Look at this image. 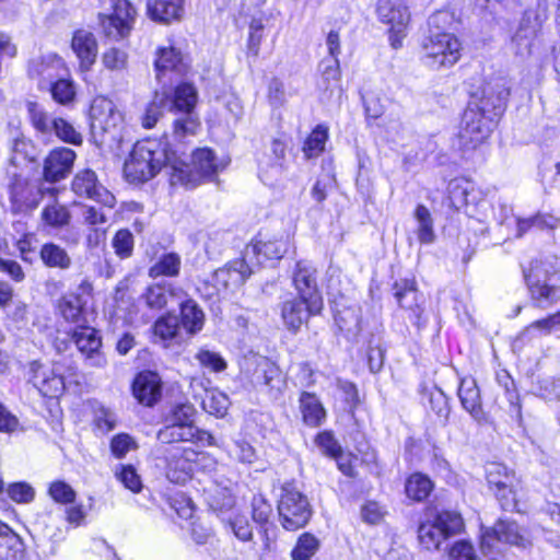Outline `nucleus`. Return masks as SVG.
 Returning a JSON list of instances; mask_svg holds the SVG:
<instances>
[{
  "instance_id": "f257e3e1",
  "label": "nucleus",
  "mask_w": 560,
  "mask_h": 560,
  "mask_svg": "<svg viewBox=\"0 0 560 560\" xmlns=\"http://www.w3.org/2000/svg\"><path fill=\"white\" fill-rule=\"evenodd\" d=\"M182 152L172 150L167 138H147L138 141L125 163V175L131 183H145L155 177L163 167H171L172 183L182 179L187 167Z\"/></svg>"
},
{
  "instance_id": "f03ea898",
  "label": "nucleus",
  "mask_w": 560,
  "mask_h": 560,
  "mask_svg": "<svg viewBox=\"0 0 560 560\" xmlns=\"http://www.w3.org/2000/svg\"><path fill=\"white\" fill-rule=\"evenodd\" d=\"M452 23L447 11H436L428 19L430 42L422 49V62L433 69L450 68L460 58L462 45L452 34L444 32Z\"/></svg>"
},
{
  "instance_id": "7ed1b4c3",
  "label": "nucleus",
  "mask_w": 560,
  "mask_h": 560,
  "mask_svg": "<svg viewBox=\"0 0 560 560\" xmlns=\"http://www.w3.org/2000/svg\"><path fill=\"white\" fill-rule=\"evenodd\" d=\"M523 273L536 307L545 310L560 301V272L551 265L535 260Z\"/></svg>"
},
{
  "instance_id": "20e7f679",
  "label": "nucleus",
  "mask_w": 560,
  "mask_h": 560,
  "mask_svg": "<svg viewBox=\"0 0 560 560\" xmlns=\"http://www.w3.org/2000/svg\"><path fill=\"white\" fill-rule=\"evenodd\" d=\"M548 18L547 0H536L534 5L523 12L518 26L511 38V47L515 55L525 58L534 52L542 25Z\"/></svg>"
},
{
  "instance_id": "39448f33",
  "label": "nucleus",
  "mask_w": 560,
  "mask_h": 560,
  "mask_svg": "<svg viewBox=\"0 0 560 560\" xmlns=\"http://www.w3.org/2000/svg\"><path fill=\"white\" fill-rule=\"evenodd\" d=\"M279 522L287 530H298L310 522L313 510L305 494L293 482L281 487L278 500Z\"/></svg>"
},
{
  "instance_id": "423d86ee",
  "label": "nucleus",
  "mask_w": 560,
  "mask_h": 560,
  "mask_svg": "<svg viewBox=\"0 0 560 560\" xmlns=\"http://www.w3.org/2000/svg\"><path fill=\"white\" fill-rule=\"evenodd\" d=\"M497 122L468 104L456 135L458 149L465 154L477 150L490 137Z\"/></svg>"
},
{
  "instance_id": "0eeeda50",
  "label": "nucleus",
  "mask_w": 560,
  "mask_h": 560,
  "mask_svg": "<svg viewBox=\"0 0 560 560\" xmlns=\"http://www.w3.org/2000/svg\"><path fill=\"white\" fill-rule=\"evenodd\" d=\"M425 516L427 521L422 522V545L427 549H440L445 540L462 534L465 528L462 515L456 512H427Z\"/></svg>"
},
{
  "instance_id": "6e6552de",
  "label": "nucleus",
  "mask_w": 560,
  "mask_h": 560,
  "mask_svg": "<svg viewBox=\"0 0 560 560\" xmlns=\"http://www.w3.org/2000/svg\"><path fill=\"white\" fill-rule=\"evenodd\" d=\"M43 191L34 183L21 175H13L9 185L10 210L13 214H26L36 209Z\"/></svg>"
},
{
  "instance_id": "1a4fd4ad",
  "label": "nucleus",
  "mask_w": 560,
  "mask_h": 560,
  "mask_svg": "<svg viewBox=\"0 0 560 560\" xmlns=\"http://www.w3.org/2000/svg\"><path fill=\"white\" fill-rule=\"evenodd\" d=\"M253 273L254 268L249 265L245 256L241 259L230 261L224 267L213 272L211 280L214 292L209 293V295H220L228 291H234L242 287Z\"/></svg>"
},
{
  "instance_id": "9d476101",
  "label": "nucleus",
  "mask_w": 560,
  "mask_h": 560,
  "mask_svg": "<svg viewBox=\"0 0 560 560\" xmlns=\"http://www.w3.org/2000/svg\"><path fill=\"white\" fill-rule=\"evenodd\" d=\"M156 439L163 445H179L182 442H189L196 445H218L214 436L197 425H183L171 422L158 431Z\"/></svg>"
},
{
  "instance_id": "9b49d317",
  "label": "nucleus",
  "mask_w": 560,
  "mask_h": 560,
  "mask_svg": "<svg viewBox=\"0 0 560 560\" xmlns=\"http://www.w3.org/2000/svg\"><path fill=\"white\" fill-rule=\"evenodd\" d=\"M289 238L284 236H268L259 233L256 238L246 246L244 256L253 265V260H257V265H262L267 260H279L289 250Z\"/></svg>"
},
{
  "instance_id": "f8f14e48",
  "label": "nucleus",
  "mask_w": 560,
  "mask_h": 560,
  "mask_svg": "<svg viewBox=\"0 0 560 560\" xmlns=\"http://www.w3.org/2000/svg\"><path fill=\"white\" fill-rule=\"evenodd\" d=\"M72 191L79 197L92 199L103 207L114 208L115 196L98 180L92 170H83L75 174L71 183Z\"/></svg>"
},
{
  "instance_id": "ddd939ff",
  "label": "nucleus",
  "mask_w": 560,
  "mask_h": 560,
  "mask_svg": "<svg viewBox=\"0 0 560 560\" xmlns=\"http://www.w3.org/2000/svg\"><path fill=\"white\" fill-rule=\"evenodd\" d=\"M509 95L508 82L504 79H497L486 84L479 100L468 104L476 105L480 112L498 122L506 108Z\"/></svg>"
},
{
  "instance_id": "4468645a",
  "label": "nucleus",
  "mask_w": 560,
  "mask_h": 560,
  "mask_svg": "<svg viewBox=\"0 0 560 560\" xmlns=\"http://www.w3.org/2000/svg\"><path fill=\"white\" fill-rule=\"evenodd\" d=\"M113 13L100 14L101 25L107 37L119 39L128 35L135 20L136 10L127 0H110Z\"/></svg>"
},
{
  "instance_id": "2eb2a0df",
  "label": "nucleus",
  "mask_w": 560,
  "mask_h": 560,
  "mask_svg": "<svg viewBox=\"0 0 560 560\" xmlns=\"http://www.w3.org/2000/svg\"><path fill=\"white\" fill-rule=\"evenodd\" d=\"M90 120L93 135L107 133L114 139L122 117L110 100L96 97L91 104Z\"/></svg>"
},
{
  "instance_id": "dca6fc26",
  "label": "nucleus",
  "mask_w": 560,
  "mask_h": 560,
  "mask_svg": "<svg viewBox=\"0 0 560 560\" xmlns=\"http://www.w3.org/2000/svg\"><path fill=\"white\" fill-rule=\"evenodd\" d=\"M316 273L317 271L311 262L298 261L292 281L299 296L311 303V310L322 311L323 298L318 290Z\"/></svg>"
},
{
  "instance_id": "f3484780",
  "label": "nucleus",
  "mask_w": 560,
  "mask_h": 560,
  "mask_svg": "<svg viewBox=\"0 0 560 560\" xmlns=\"http://www.w3.org/2000/svg\"><path fill=\"white\" fill-rule=\"evenodd\" d=\"M495 541H502L509 545L526 548L530 545L526 532L522 529L516 522L510 520H499L492 528L487 529L481 536V549L493 548Z\"/></svg>"
},
{
  "instance_id": "a211bd4d",
  "label": "nucleus",
  "mask_w": 560,
  "mask_h": 560,
  "mask_svg": "<svg viewBox=\"0 0 560 560\" xmlns=\"http://www.w3.org/2000/svg\"><path fill=\"white\" fill-rule=\"evenodd\" d=\"M27 380L46 397H59L65 390V381L55 368L43 365L38 361L28 364Z\"/></svg>"
},
{
  "instance_id": "6ab92c4d",
  "label": "nucleus",
  "mask_w": 560,
  "mask_h": 560,
  "mask_svg": "<svg viewBox=\"0 0 560 560\" xmlns=\"http://www.w3.org/2000/svg\"><path fill=\"white\" fill-rule=\"evenodd\" d=\"M486 478L490 487L497 489V497L501 502L503 510H513L516 506L514 495H512V480L508 468L500 463H489L486 466Z\"/></svg>"
},
{
  "instance_id": "aec40b11",
  "label": "nucleus",
  "mask_w": 560,
  "mask_h": 560,
  "mask_svg": "<svg viewBox=\"0 0 560 560\" xmlns=\"http://www.w3.org/2000/svg\"><path fill=\"white\" fill-rule=\"evenodd\" d=\"M62 66V59L56 54H46L30 61L27 73L38 81V89L45 90L59 77Z\"/></svg>"
},
{
  "instance_id": "412c9836",
  "label": "nucleus",
  "mask_w": 560,
  "mask_h": 560,
  "mask_svg": "<svg viewBox=\"0 0 560 560\" xmlns=\"http://www.w3.org/2000/svg\"><path fill=\"white\" fill-rule=\"evenodd\" d=\"M72 339L78 350L91 361V365L102 366L105 364V359L100 352L102 340L94 328L84 324L78 326L72 334Z\"/></svg>"
},
{
  "instance_id": "4be33fe9",
  "label": "nucleus",
  "mask_w": 560,
  "mask_h": 560,
  "mask_svg": "<svg viewBox=\"0 0 560 560\" xmlns=\"http://www.w3.org/2000/svg\"><path fill=\"white\" fill-rule=\"evenodd\" d=\"M75 153L68 148L52 150L45 159L44 178L49 183H57L65 178L73 166Z\"/></svg>"
},
{
  "instance_id": "5701e85b",
  "label": "nucleus",
  "mask_w": 560,
  "mask_h": 560,
  "mask_svg": "<svg viewBox=\"0 0 560 560\" xmlns=\"http://www.w3.org/2000/svg\"><path fill=\"white\" fill-rule=\"evenodd\" d=\"M161 378L151 371L139 373L132 383L135 398L144 406H153L161 397Z\"/></svg>"
},
{
  "instance_id": "b1692460",
  "label": "nucleus",
  "mask_w": 560,
  "mask_h": 560,
  "mask_svg": "<svg viewBox=\"0 0 560 560\" xmlns=\"http://www.w3.org/2000/svg\"><path fill=\"white\" fill-rule=\"evenodd\" d=\"M451 206L460 210L469 205H477L481 200L479 191L472 182L464 177L452 179L447 186Z\"/></svg>"
},
{
  "instance_id": "393cba45",
  "label": "nucleus",
  "mask_w": 560,
  "mask_h": 560,
  "mask_svg": "<svg viewBox=\"0 0 560 560\" xmlns=\"http://www.w3.org/2000/svg\"><path fill=\"white\" fill-rule=\"evenodd\" d=\"M175 116L172 132V138L175 142L174 150H178L179 153L182 152V159L186 161V154L180 149V145L186 144L189 138H192L198 133L201 122L196 112L182 113Z\"/></svg>"
},
{
  "instance_id": "a878e982",
  "label": "nucleus",
  "mask_w": 560,
  "mask_h": 560,
  "mask_svg": "<svg viewBox=\"0 0 560 560\" xmlns=\"http://www.w3.org/2000/svg\"><path fill=\"white\" fill-rule=\"evenodd\" d=\"M376 13L381 22L390 25V32L395 35L402 34L410 19L407 7L392 0H378Z\"/></svg>"
},
{
  "instance_id": "bb28decb",
  "label": "nucleus",
  "mask_w": 560,
  "mask_h": 560,
  "mask_svg": "<svg viewBox=\"0 0 560 560\" xmlns=\"http://www.w3.org/2000/svg\"><path fill=\"white\" fill-rule=\"evenodd\" d=\"M71 47L80 61V69L89 71L95 63L97 56V42L94 34L86 30L75 31Z\"/></svg>"
},
{
  "instance_id": "cd10ccee",
  "label": "nucleus",
  "mask_w": 560,
  "mask_h": 560,
  "mask_svg": "<svg viewBox=\"0 0 560 560\" xmlns=\"http://www.w3.org/2000/svg\"><path fill=\"white\" fill-rule=\"evenodd\" d=\"M320 311L311 310V303L301 296L287 300L282 304L281 316L288 329L296 331L312 315Z\"/></svg>"
},
{
  "instance_id": "c85d7f7f",
  "label": "nucleus",
  "mask_w": 560,
  "mask_h": 560,
  "mask_svg": "<svg viewBox=\"0 0 560 560\" xmlns=\"http://www.w3.org/2000/svg\"><path fill=\"white\" fill-rule=\"evenodd\" d=\"M187 167L184 166L186 171L183 174L184 180L185 176L188 172H196L201 177L210 178L214 176L223 166L217 161V158L212 150L208 148L196 149L191 152L190 155V165L186 162Z\"/></svg>"
},
{
  "instance_id": "c756f323",
  "label": "nucleus",
  "mask_w": 560,
  "mask_h": 560,
  "mask_svg": "<svg viewBox=\"0 0 560 560\" xmlns=\"http://www.w3.org/2000/svg\"><path fill=\"white\" fill-rule=\"evenodd\" d=\"M149 16L156 22L171 24L184 15V0H148Z\"/></svg>"
},
{
  "instance_id": "7c9ffc66",
  "label": "nucleus",
  "mask_w": 560,
  "mask_h": 560,
  "mask_svg": "<svg viewBox=\"0 0 560 560\" xmlns=\"http://www.w3.org/2000/svg\"><path fill=\"white\" fill-rule=\"evenodd\" d=\"M24 553L22 538L8 524L0 521V560H22Z\"/></svg>"
},
{
  "instance_id": "2f4dec72",
  "label": "nucleus",
  "mask_w": 560,
  "mask_h": 560,
  "mask_svg": "<svg viewBox=\"0 0 560 560\" xmlns=\"http://www.w3.org/2000/svg\"><path fill=\"white\" fill-rule=\"evenodd\" d=\"M10 164L15 167H21L36 159V148L30 139H27L19 130L12 133L10 140Z\"/></svg>"
},
{
  "instance_id": "473e14b6",
  "label": "nucleus",
  "mask_w": 560,
  "mask_h": 560,
  "mask_svg": "<svg viewBox=\"0 0 560 560\" xmlns=\"http://www.w3.org/2000/svg\"><path fill=\"white\" fill-rule=\"evenodd\" d=\"M170 96L168 109L174 115H178L187 112H196L197 104V90L192 84L182 83L178 84L173 94Z\"/></svg>"
},
{
  "instance_id": "72a5a7b5",
  "label": "nucleus",
  "mask_w": 560,
  "mask_h": 560,
  "mask_svg": "<svg viewBox=\"0 0 560 560\" xmlns=\"http://www.w3.org/2000/svg\"><path fill=\"white\" fill-rule=\"evenodd\" d=\"M154 65L159 80H161L162 75L167 71L182 74L187 69L182 52L173 46L160 48Z\"/></svg>"
},
{
  "instance_id": "f704fd0d",
  "label": "nucleus",
  "mask_w": 560,
  "mask_h": 560,
  "mask_svg": "<svg viewBox=\"0 0 560 560\" xmlns=\"http://www.w3.org/2000/svg\"><path fill=\"white\" fill-rule=\"evenodd\" d=\"M255 377L257 384L266 386L270 393L276 395L281 393L285 385L280 369L267 359H262L258 363Z\"/></svg>"
},
{
  "instance_id": "c9c22d12",
  "label": "nucleus",
  "mask_w": 560,
  "mask_h": 560,
  "mask_svg": "<svg viewBox=\"0 0 560 560\" xmlns=\"http://www.w3.org/2000/svg\"><path fill=\"white\" fill-rule=\"evenodd\" d=\"M300 409L303 421L310 427H318L326 417V411L316 395L303 392L300 396Z\"/></svg>"
},
{
  "instance_id": "e433bc0d",
  "label": "nucleus",
  "mask_w": 560,
  "mask_h": 560,
  "mask_svg": "<svg viewBox=\"0 0 560 560\" xmlns=\"http://www.w3.org/2000/svg\"><path fill=\"white\" fill-rule=\"evenodd\" d=\"M180 323L189 334L200 331L205 323V314L199 305L191 299H186L179 303Z\"/></svg>"
},
{
  "instance_id": "4c0bfd02",
  "label": "nucleus",
  "mask_w": 560,
  "mask_h": 560,
  "mask_svg": "<svg viewBox=\"0 0 560 560\" xmlns=\"http://www.w3.org/2000/svg\"><path fill=\"white\" fill-rule=\"evenodd\" d=\"M194 455V450L180 445H163L159 444L152 450V456L155 465L164 470L172 467L184 454Z\"/></svg>"
},
{
  "instance_id": "58836bf2",
  "label": "nucleus",
  "mask_w": 560,
  "mask_h": 560,
  "mask_svg": "<svg viewBox=\"0 0 560 560\" xmlns=\"http://www.w3.org/2000/svg\"><path fill=\"white\" fill-rule=\"evenodd\" d=\"M170 96L166 92H155L151 102L145 106L141 116V125L145 129L155 127L158 121L168 108Z\"/></svg>"
},
{
  "instance_id": "ea45409f",
  "label": "nucleus",
  "mask_w": 560,
  "mask_h": 560,
  "mask_svg": "<svg viewBox=\"0 0 560 560\" xmlns=\"http://www.w3.org/2000/svg\"><path fill=\"white\" fill-rule=\"evenodd\" d=\"M44 265L49 268L67 270L72 266V259L67 250L58 244L46 243L39 252Z\"/></svg>"
},
{
  "instance_id": "a19ab883",
  "label": "nucleus",
  "mask_w": 560,
  "mask_h": 560,
  "mask_svg": "<svg viewBox=\"0 0 560 560\" xmlns=\"http://www.w3.org/2000/svg\"><path fill=\"white\" fill-rule=\"evenodd\" d=\"M84 302L79 294L70 293L59 301L58 308L62 317L70 323L81 326L85 323L83 318Z\"/></svg>"
},
{
  "instance_id": "79ce46f5",
  "label": "nucleus",
  "mask_w": 560,
  "mask_h": 560,
  "mask_svg": "<svg viewBox=\"0 0 560 560\" xmlns=\"http://www.w3.org/2000/svg\"><path fill=\"white\" fill-rule=\"evenodd\" d=\"M458 397L463 407L476 419L481 413V399L479 389L474 381H463L458 388Z\"/></svg>"
},
{
  "instance_id": "37998d69",
  "label": "nucleus",
  "mask_w": 560,
  "mask_h": 560,
  "mask_svg": "<svg viewBox=\"0 0 560 560\" xmlns=\"http://www.w3.org/2000/svg\"><path fill=\"white\" fill-rule=\"evenodd\" d=\"M180 257L176 253H164L150 267L149 276L158 277H176L180 269Z\"/></svg>"
},
{
  "instance_id": "c03bdc74",
  "label": "nucleus",
  "mask_w": 560,
  "mask_h": 560,
  "mask_svg": "<svg viewBox=\"0 0 560 560\" xmlns=\"http://www.w3.org/2000/svg\"><path fill=\"white\" fill-rule=\"evenodd\" d=\"M26 107L33 127L42 135H51L56 118H51L36 102H27Z\"/></svg>"
},
{
  "instance_id": "a18cd8bd",
  "label": "nucleus",
  "mask_w": 560,
  "mask_h": 560,
  "mask_svg": "<svg viewBox=\"0 0 560 560\" xmlns=\"http://www.w3.org/2000/svg\"><path fill=\"white\" fill-rule=\"evenodd\" d=\"M42 220L50 228L60 229L70 223L71 213L66 206L54 202L43 209Z\"/></svg>"
},
{
  "instance_id": "49530a36",
  "label": "nucleus",
  "mask_w": 560,
  "mask_h": 560,
  "mask_svg": "<svg viewBox=\"0 0 560 560\" xmlns=\"http://www.w3.org/2000/svg\"><path fill=\"white\" fill-rule=\"evenodd\" d=\"M198 453L194 450V455L184 454L177 459L164 474L166 478L175 483H183L189 477L192 470V463L197 459Z\"/></svg>"
},
{
  "instance_id": "de8ad7c7",
  "label": "nucleus",
  "mask_w": 560,
  "mask_h": 560,
  "mask_svg": "<svg viewBox=\"0 0 560 560\" xmlns=\"http://www.w3.org/2000/svg\"><path fill=\"white\" fill-rule=\"evenodd\" d=\"M328 139V128L324 125H317L311 135L306 138L303 152L307 159L318 156L324 150Z\"/></svg>"
},
{
  "instance_id": "09e8293b",
  "label": "nucleus",
  "mask_w": 560,
  "mask_h": 560,
  "mask_svg": "<svg viewBox=\"0 0 560 560\" xmlns=\"http://www.w3.org/2000/svg\"><path fill=\"white\" fill-rule=\"evenodd\" d=\"M230 404L228 395L218 390L207 392L201 402L202 409L217 418H223L226 415Z\"/></svg>"
},
{
  "instance_id": "8fccbe9b",
  "label": "nucleus",
  "mask_w": 560,
  "mask_h": 560,
  "mask_svg": "<svg viewBox=\"0 0 560 560\" xmlns=\"http://www.w3.org/2000/svg\"><path fill=\"white\" fill-rule=\"evenodd\" d=\"M176 294V289L170 285L154 284L147 289L143 294L147 305L150 308L161 310L166 306L168 299Z\"/></svg>"
},
{
  "instance_id": "3c124183",
  "label": "nucleus",
  "mask_w": 560,
  "mask_h": 560,
  "mask_svg": "<svg viewBox=\"0 0 560 560\" xmlns=\"http://www.w3.org/2000/svg\"><path fill=\"white\" fill-rule=\"evenodd\" d=\"M395 298L399 305L404 308L413 310L418 306L417 282L412 280H404L401 283H395Z\"/></svg>"
},
{
  "instance_id": "603ef678",
  "label": "nucleus",
  "mask_w": 560,
  "mask_h": 560,
  "mask_svg": "<svg viewBox=\"0 0 560 560\" xmlns=\"http://www.w3.org/2000/svg\"><path fill=\"white\" fill-rule=\"evenodd\" d=\"M319 540L310 533L302 534L291 551L293 560H310L319 549Z\"/></svg>"
},
{
  "instance_id": "864d4df0",
  "label": "nucleus",
  "mask_w": 560,
  "mask_h": 560,
  "mask_svg": "<svg viewBox=\"0 0 560 560\" xmlns=\"http://www.w3.org/2000/svg\"><path fill=\"white\" fill-rule=\"evenodd\" d=\"M196 408L190 402H182L174 405L165 417V422L196 425L195 424Z\"/></svg>"
},
{
  "instance_id": "5fc2aeb1",
  "label": "nucleus",
  "mask_w": 560,
  "mask_h": 560,
  "mask_svg": "<svg viewBox=\"0 0 560 560\" xmlns=\"http://www.w3.org/2000/svg\"><path fill=\"white\" fill-rule=\"evenodd\" d=\"M51 97L59 104L68 105L74 100L75 88L71 80L57 79L48 84Z\"/></svg>"
},
{
  "instance_id": "6e6d98bb",
  "label": "nucleus",
  "mask_w": 560,
  "mask_h": 560,
  "mask_svg": "<svg viewBox=\"0 0 560 560\" xmlns=\"http://www.w3.org/2000/svg\"><path fill=\"white\" fill-rule=\"evenodd\" d=\"M429 402L430 410L436 416V425L445 428L450 416V407L446 396L442 390L438 389L430 394Z\"/></svg>"
},
{
  "instance_id": "4d7b16f0",
  "label": "nucleus",
  "mask_w": 560,
  "mask_h": 560,
  "mask_svg": "<svg viewBox=\"0 0 560 560\" xmlns=\"http://www.w3.org/2000/svg\"><path fill=\"white\" fill-rule=\"evenodd\" d=\"M48 494L60 504H71L77 499L74 489L63 480H56L49 485Z\"/></svg>"
},
{
  "instance_id": "13d9d810",
  "label": "nucleus",
  "mask_w": 560,
  "mask_h": 560,
  "mask_svg": "<svg viewBox=\"0 0 560 560\" xmlns=\"http://www.w3.org/2000/svg\"><path fill=\"white\" fill-rule=\"evenodd\" d=\"M102 62L109 71H122L128 67V54L117 47H110L102 55Z\"/></svg>"
},
{
  "instance_id": "bf43d9fd",
  "label": "nucleus",
  "mask_w": 560,
  "mask_h": 560,
  "mask_svg": "<svg viewBox=\"0 0 560 560\" xmlns=\"http://www.w3.org/2000/svg\"><path fill=\"white\" fill-rule=\"evenodd\" d=\"M112 244L115 249V254L119 258H128L132 255L133 252V235L129 230L120 229L116 232Z\"/></svg>"
},
{
  "instance_id": "052dcab7",
  "label": "nucleus",
  "mask_w": 560,
  "mask_h": 560,
  "mask_svg": "<svg viewBox=\"0 0 560 560\" xmlns=\"http://www.w3.org/2000/svg\"><path fill=\"white\" fill-rule=\"evenodd\" d=\"M272 514V506L267 499L261 494H256L252 500V517L258 526L270 524V516Z\"/></svg>"
},
{
  "instance_id": "680f3d73",
  "label": "nucleus",
  "mask_w": 560,
  "mask_h": 560,
  "mask_svg": "<svg viewBox=\"0 0 560 560\" xmlns=\"http://www.w3.org/2000/svg\"><path fill=\"white\" fill-rule=\"evenodd\" d=\"M195 359L199 364L210 372L219 373L226 369V361L218 353L207 349H200Z\"/></svg>"
},
{
  "instance_id": "e2e57ef3",
  "label": "nucleus",
  "mask_w": 560,
  "mask_h": 560,
  "mask_svg": "<svg viewBox=\"0 0 560 560\" xmlns=\"http://www.w3.org/2000/svg\"><path fill=\"white\" fill-rule=\"evenodd\" d=\"M558 329H560V310L545 318L533 322L524 329V334L538 331L540 335L547 336Z\"/></svg>"
},
{
  "instance_id": "0e129e2a",
  "label": "nucleus",
  "mask_w": 560,
  "mask_h": 560,
  "mask_svg": "<svg viewBox=\"0 0 560 560\" xmlns=\"http://www.w3.org/2000/svg\"><path fill=\"white\" fill-rule=\"evenodd\" d=\"M178 330V318L174 315H165L160 317L154 326L153 331L154 335L160 337L163 340L173 339Z\"/></svg>"
},
{
  "instance_id": "69168bd1",
  "label": "nucleus",
  "mask_w": 560,
  "mask_h": 560,
  "mask_svg": "<svg viewBox=\"0 0 560 560\" xmlns=\"http://www.w3.org/2000/svg\"><path fill=\"white\" fill-rule=\"evenodd\" d=\"M60 140L78 145L82 143V136L75 130V128L65 120L63 118H56L55 126L52 129Z\"/></svg>"
},
{
  "instance_id": "338daca9",
  "label": "nucleus",
  "mask_w": 560,
  "mask_h": 560,
  "mask_svg": "<svg viewBox=\"0 0 560 560\" xmlns=\"http://www.w3.org/2000/svg\"><path fill=\"white\" fill-rule=\"evenodd\" d=\"M229 527L241 541L253 539V527L248 518L243 514H236L228 522Z\"/></svg>"
},
{
  "instance_id": "774afa93",
  "label": "nucleus",
  "mask_w": 560,
  "mask_h": 560,
  "mask_svg": "<svg viewBox=\"0 0 560 560\" xmlns=\"http://www.w3.org/2000/svg\"><path fill=\"white\" fill-rule=\"evenodd\" d=\"M208 503L213 511L223 512L234 506L235 499L228 489H215L209 494Z\"/></svg>"
}]
</instances>
